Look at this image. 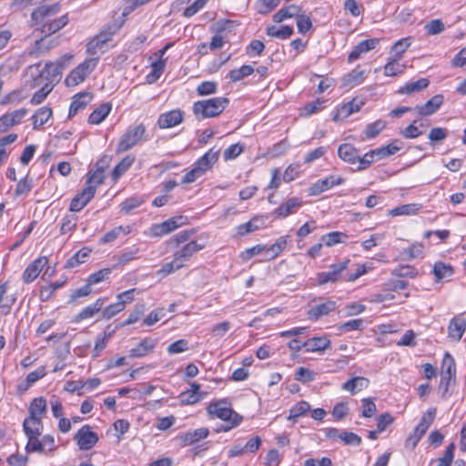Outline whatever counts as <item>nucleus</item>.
I'll list each match as a JSON object with an SVG mask.
<instances>
[{
	"instance_id": "nucleus-21",
	"label": "nucleus",
	"mask_w": 466,
	"mask_h": 466,
	"mask_svg": "<svg viewBox=\"0 0 466 466\" xmlns=\"http://www.w3.org/2000/svg\"><path fill=\"white\" fill-rule=\"evenodd\" d=\"M336 309V302L333 300H327L323 303L311 307L308 311V318L309 319H319V318L329 314Z\"/></svg>"
},
{
	"instance_id": "nucleus-27",
	"label": "nucleus",
	"mask_w": 466,
	"mask_h": 466,
	"mask_svg": "<svg viewBox=\"0 0 466 466\" xmlns=\"http://www.w3.org/2000/svg\"><path fill=\"white\" fill-rule=\"evenodd\" d=\"M306 351H323L330 347V340L326 337H314L304 342Z\"/></svg>"
},
{
	"instance_id": "nucleus-8",
	"label": "nucleus",
	"mask_w": 466,
	"mask_h": 466,
	"mask_svg": "<svg viewBox=\"0 0 466 466\" xmlns=\"http://www.w3.org/2000/svg\"><path fill=\"white\" fill-rule=\"evenodd\" d=\"M41 64L37 63L32 66H30L31 70L35 68L37 72H39L38 76L35 79V85H39L37 83L38 78H46L50 86H53V83L56 82L60 79L62 75L61 66H58L56 62H47L45 65V67L42 70H39Z\"/></svg>"
},
{
	"instance_id": "nucleus-48",
	"label": "nucleus",
	"mask_w": 466,
	"mask_h": 466,
	"mask_svg": "<svg viewBox=\"0 0 466 466\" xmlns=\"http://www.w3.org/2000/svg\"><path fill=\"white\" fill-rule=\"evenodd\" d=\"M6 293V285H0V310L3 314L6 315L10 312L11 307L14 305L15 299L5 297Z\"/></svg>"
},
{
	"instance_id": "nucleus-7",
	"label": "nucleus",
	"mask_w": 466,
	"mask_h": 466,
	"mask_svg": "<svg viewBox=\"0 0 466 466\" xmlns=\"http://www.w3.org/2000/svg\"><path fill=\"white\" fill-rule=\"evenodd\" d=\"M207 412L212 418H218L221 420H228L234 419L235 415H239L231 409L226 399L219 400L209 403L207 407Z\"/></svg>"
},
{
	"instance_id": "nucleus-43",
	"label": "nucleus",
	"mask_w": 466,
	"mask_h": 466,
	"mask_svg": "<svg viewBox=\"0 0 466 466\" xmlns=\"http://www.w3.org/2000/svg\"><path fill=\"white\" fill-rule=\"evenodd\" d=\"M293 27L289 25H283L281 28H277L275 25H270L267 28V35L272 37L280 39H288L293 35Z\"/></svg>"
},
{
	"instance_id": "nucleus-64",
	"label": "nucleus",
	"mask_w": 466,
	"mask_h": 466,
	"mask_svg": "<svg viewBox=\"0 0 466 466\" xmlns=\"http://www.w3.org/2000/svg\"><path fill=\"white\" fill-rule=\"evenodd\" d=\"M423 251V245L420 243H414L408 248L403 249L400 253L403 259H412L419 257Z\"/></svg>"
},
{
	"instance_id": "nucleus-36",
	"label": "nucleus",
	"mask_w": 466,
	"mask_h": 466,
	"mask_svg": "<svg viewBox=\"0 0 466 466\" xmlns=\"http://www.w3.org/2000/svg\"><path fill=\"white\" fill-rule=\"evenodd\" d=\"M135 162V157L132 155L126 156L113 169L112 179L116 181L123 174H125Z\"/></svg>"
},
{
	"instance_id": "nucleus-31",
	"label": "nucleus",
	"mask_w": 466,
	"mask_h": 466,
	"mask_svg": "<svg viewBox=\"0 0 466 466\" xmlns=\"http://www.w3.org/2000/svg\"><path fill=\"white\" fill-rule=\"evenodd\" d=\"M403 147V142L395 139L391 143L376 148L377 159H383L399 152Z\"/></svg>"
},
{
	"instance_id": "nucleus-23",
	"label": "nucleus",
	"mask_w": 466,
	"mask_h": 466,
	"mask_svg": "<svg viewBox=\"0 0 466 466\" xmlns=\"http://www.w3.org/2000/svg\"><path fill=\"white\" fill-rule=\"evenodd\" d=\"M156 340L151 338H145L138 345L129 351L130 358H142L149 354L156 347Z\"/></svg>"
},
{
	"instance_id": "nucleus-5",
	"label": "nucleus",
	"mask_w": 466,
	"mask_h": 466,
	"mask_svg": "<svg viewBox=\"0 0 466 466\" xmlns=\"http://www.w3.org/2000/svg\"><path fill=\"white\" fill-rule=\"evenodd\" d=\"M97 64V58L85 60L78 66L70 72L66 77L65 83L67 86H76L83 82L91 74Z\"/></svg>"
},
{
	"instance_id": "nucleus-15",
	"label": "nucleus",
	"mask_w": 466,
	"mask_h": 466,
	"mask_svg": "<svg viewBox=\"0 0 466 466\" xmlns=\"http://www.w3.org/2000/svg\"><path fill=\"white\" fill-rule=\"evenodd\" d=\"M48 259L46 257H39L32 261L25 269L23 273V280L25 283L29 284L33 282L40 274L44 267L47 264Z\"/></svg>"
},
{
	"instance_id": "nucleus-40",
	"label": "nucleus",
	"mask_w": 466,
	"mask_h": 466,
	"mask_svg": "<svg viewBox=\"0 0 466 466\" xmlns=\"http://www.w3.org/2000/svg\"><path fill=\"white\" fill-rule=\"evenodd\" d=\"M51 116L52 109L50 107H40L32 116L34 129L45 125Z\"/></svg>"
},
{
	"instance_id": "nucleus-55",
	"label": "nucleus",
	"mask_w": 466,
	"mask_h": 466,
	"mask_svg": "<svg viewBox=\"0 0 466 466\" xmlns=\"http://www.w3.org/2000/svg\"><path fill=\"white\" fill-rule=\"evenodd\" d=\"M288 236L279 238L274 244L267 248V253H270L269 258H275L286 248L288 242Z\"/></svg>"
},
{
	"instance_id": "nucleus-29",
	"label": "nucleus",
	"mask_w": 466,
	"mask_h": 466,
	"mask_svg": "<svg viewBox=\"0 0 466 466\" xmlns=\"http://www.w3.org/2000/svg\"><path fill=\"white\" fill-rule=\"evenodd\" d=\"M112 106L110 103L101 104L90 114L88 117V123L91 125H98L102 123L109 115Z\"/></svg>"
},
{
	"instance_id": "nucleus-38",
	"label": "nucleus",
	"mask_w": 466,
	"mask_h": 466,
	"mask_svg": "<svg viewBox=\"0 0 466 466\" xmlns=\"http://www.w3.org/2000/svg\"><path fill=\"white\" fill-rule=\"evenodd\" d=\"M436 415V408H430L426 413L422 415L420 418V420L419 424L414 428L416 431L420 433L421 435H424L429 429V427L431 425L435 419Z\"/></svg>"
},
{
	"instance_id": "nucleus-51",
	"label": "nucleus",
	"mask_w": 466,
	"mask_h": 466,
	"mask_svg": "<svg viewBox=\"0 0 466 466\" xmlns=\"http://www.w3.org/2000/svg\"><path fill=\"white\" fill-rule=\"evenodd\" d=\"M309 409L310 405L308 401H299L289 410L288 420H296L297 418L306 414Z\"/></svg>"
},
{
	"instance_id": "nucleus-16",
	"label": "nucleus",
	"mask_w": 466,
	"mask_h": 466,
	"mask_svg": "<svg viewBox=\"0 0 466 466\" xmlns=\"http://www.w3.org/2000/svg\"><path fill=\"white\" fill-rule=\"evenodd\" d=\"M302 206V199L298 197L289 198L273 211V215L279 218H286L297 212Z\"/></svg>"
},
{
	"instance_id": "nucleus-1",
	"label": "nucleus",
	"mask_w": 466,
	"mask_h": 466,
	"mask_svg": "<svg viewBox=\"0 0 466 466\" xmlns=\"http://www.w3.org/2000/svg\"><path fill=\"white\" fill-rule=\"evenodd\" d=\"M60 10L59 4L50 5H42L35 9L31 14V22L33 25L42 24L41 33L51 37V35L59 31L68 23L67 15H64L59 18L51 20Z\"/></svg>"
},
{
	"instance_id": "nucleus-45",
	"label": "nucleus",
	"mask_w": 466,
	"mask_h": 466,
	"mask_svg": "<svg viewBox=\"0 0 466 466\" xmlns=\"http://www.w3.org/2000/svg\"><path fill=\"white\" fill-rule=\"evenodd\" d=\"M106 44V41L96 35L87 43L86 51L89 55L96 56L105 51Z\"/></svg>"
},
{
	"instance_id": "nucleus-50",
	"label": "nucleus",
	"mask_w": 466,
	"mask_h": 466,
	"mask_svg": "<svg viewBox=\"0 0 466 466\" xmlns=\"http://www.w3.org/2000/svg\"><path fill=\"white\" fill-rule=\"evenodd\" d=\"M209 431L206 427L196 429L192 431H188L185 435V441L188 444H193L202 439L208 436Z\"/></svg>"
},
{
	"instance_id": "nucleus-41",
	"label": "nucleus",
	"mask_w": 466,
	"mask_h": 466,
	"mask_svg": "<svg viewBox=\"0 0 466 466\" xmlns=\"http://www.w3.org/2000/svg\"><path fill=\"white\" fill-rule=\"evenodd\" d=\"M46 412V400L42 397L34 399L29 407V416L42 419Z\"/></svg>"
},
{
	"instance_id": "nucleus-19",
	"label": "nucleus",
	"mask_w": 466,
	"mask_h": 466,
	"mask_svg": "<svg viewBox=\"0 0 466 466\" xmlns=\"http://www.w3.org/2000/svg\"><path fill=\"white\" fill-rule=\"evenodd\" d=\"M466 329V319L458 315L451 319L448 326V337L455 341H459Z\"/></svg>"
},
{
	"instance_id": "nucleus-9",
	"label": "nucleus",
	"mask_w": 466,
	"mask_h": 466,
	"mask_svg": "<svg viewBox=\"0 0 466 466\" xmlns=\"http://www.w3.org/2000/svg\"><path fill=\"white\" fill-rule=\"evenodd\" d=\"M187 223V218L183 216L173 217L168 218L167 220L160 223L155 224L150 228L151 235L153 237H162L167 235L177 228L185 225Z\"/></svg>"
},
{
	"instance_id": "nucleus-24",
	"label": "nucleus",
	"mask_w": 466,
	"mask_h": 466,
	"mask_svg": "<svg viewBox=\"0 0 466 466\" xmlns=\"http://www.w3.org/2000/svg\"><path fill=\"white\" fill-rule=\"evenodd\" d=\"M125 23V19L123 17H118L117 19H114L113 21L107 23L97 34L101 38H103L106 43L111 41L114 35H116L120 28L123 26Z\"/></svg>"
},
{
	"instance_id": "nucleus-54",
	"label": "nucleus",
	"mask_w": 466,
	"mask_h": 466,
	"mask_svg": "<svg viewBox=\"0 0 466 466\" xmlns=\"http://www.w3.org/2000/svg\"><path fill=\"white\" fill-rule=\"evenodd\" d=\"M152 71L147 76V81L152 83L158 79L166 67V59L158 58V60L151 64Z\"/></svg>"
},
{
	"instance_id": "nucleus-47",
	"label": "nucleus",
	"mask_w": 466,
	"mask_h": 466,
	"mask_svg": "<svg viewBox=\"0 0 466 466\" xmlns=\"http://www.w3.org/2000/svg\"><path fill=\"white\" fill-rule=\"evenodd\" d=\"M397 57L388 62L384 66V74L388 76H395L402 74L405 69V65L399 62Z\"/></svg>"
},
{
	"instance_id": "nucleus-44",
	"label": "nucleus",
	"mask_w": 466,
	"mask_h": 466,
	"mask_svg": "<svg viewBox=\"0 0 466 466\" xmlns=\"http://www.w3.org/2000/svg\"><path fill=\"white\" fill-rule=\"evenodd\" d=\"M433 274L438 281L451 278L453 274V268L451 265L443 262H436L433 267Z\"/></svg>"
},
{
	"instance_id": "nucleus-35",
	"label": "nucleus",
	"mask_w": 466,
	"mask_h": 466,
	"mask_svg": "<svg viewBox=\"0 0 466 466\" xmlns=\"http://www.w3.org/2000/svg\"><path fill=\"white\" fill-rule=\"evenodd\" d=\"M365 79V70H360L359 68L353 69L348 75H346L342 81L343 86L346 87H353L361 84Z\"/></svg>"
},
{
	"instance_id": "nucleus-60",
	"label": "nucleus",
	"mask_w": 466,
	"mask_h": 466,
	"mask_svg": "<svg viewBox=\"0 0 466 466\" xmlns=\"http://www.w3.org/2000/svg\"><path fill=\"white\" fill-rule=\"evenodd\" d=\"M375 157L377 158L376 149L370 150L363 157L359 156L357 170L360 171L368 168L374 162Z\"/></svg>"
},
{
	"instance_id": "nucleus-22",
	"label": "nucleus",
	"mask_w": 466,
	"mask_h": 466,
	"mask_svg": "<svg viewBox=\"0 0 466 466\" xmlns=\"http://www.w3.org/2000/svg\"><path fill=\"white\" fill-rule=\"evenodd\" d=\"M443 103L442 95H435L424 105L415 107V111L420 116H431L434 114Z\"/></svg>"
},
{
	"instance_id": "nucleus-57",
	"label": "nucleus",
	"mask_w": 466,
	"mask_h": 466,
	"mask_svg": "<svg viewBox=\"0 0 466 466\" xmlns=\"http://www.w3.org/2000/svg\"><path fill=\"white\" fill-rule=\"evenodd\" d=\"M419 210L417 204H406L389 211V215L391 217L401 216V215H413Z\"/></svg>"
},
{
	"instance_id": "nucleus-18",
	"label": "nucleus",
	"mask_w": 466,
	"mask_h": 466,
	"mask_svg": "<svg viewBox=\"0 0 466 466\" xmlns=\"http://www.w3.org/2000/svg\"><path fill=\"white\" fill-rule=\"evenodd\" d=\"M456 375V365L453 357L446 352L441 362V383L446 384V388L449 386L450 381Z\"/></svg>"
},
{
	"instance_id": "nucleus-20",
	"label": "nucleus",
	"mask_w": 466,
	"mask_h": 466,
	"mask_svg": "<svg viewBox=\"0 0 466 466\" xmlns=\"http://www.w3.org/2000/svg\"><path fill=\"white\" fill-rule=\"evenodd\" d=\"M379 38H370L360 42L348 56L349 62H353L360 57L361 55L376 48L379 45Z\"/></svg>"
},
{
	"instance_id": "nucleus-32",
	"label": "nucleus",
	"mask_w": 466,
	"mask_h": 466,
	"mask_svg": "<svg viewBox=\"0 0 466 466\" xmlns=\"http://www.w3.org/2000/svg\"><path fill=\"white\" fill-rule=\"evenodd\" d=\"M105 303L104 299H97L95 303L84 308L76 317V321L92 318L96 313L99 312Z\"/></svg>"
},
{
	"instance_id": "nucleus-61",
	"label": "nucleus",
	"mask_w": 466,
	"mask_h": 466,
	"mask_svg": "<svg viewBox=\"0 0 466 466\" xmlns=\"http://www.w3.org/2000/svg\"><path fill=\"white\" fill-rule=\"evenodd\" d=\"M225 29L224 24L218 23L216 28V34L213 35L211 42L209 44V48L211 50L220 49L224 45V37L221 35V32Z\"/></svg>"
},
{
	"instance_id": "nucleus-25",
	"label": "nucleus",
	"mask_w": 466,
	"mask_h": 466,
	"mask_svg": "<svg viewBox=\"0 0 466 466\" xmlns=\"http://www.w3.org/2000/svg\"><path fill=\"white\" fill-rule=\"evenodd\" d=\"M92 96L88 92H83L76 95L69 107V118L75 116L79 110L85 108L91 101Z\"/></svg>"
},
{
	"instance_id": "nucleus-53",
	"label": "nucleus",
	"mask_w": 466,
	"mask_h": 466,
	"mask_svg": "<svg viewBox=\"0 0 466 466\" xmlns=\"http://www.w3.org/2000/svg\"><path fill=\"white\" fill-rule=\"evenodd\" d=\"M184 266V263L179 262L178 259H176V257H174L172 261L166 263L160 269L157 271V275L164 278L175 272L176 270L182 268Z\"/></svg>"
},
{
	"instance_id": "nucleus-34",
	"label": "nucleus",
	"mask_w": 466,
	"mask_h": 466,
	"mask_svg": "<svg viewBox=\"0 0 466 466\" xmlns=\"http://www.w3.org/2000/svg\"><path fill=\"white\" fill-rule=\"evenodd\" d=\"M131 232L130 226H118L114 228L112 230L104 234V236L100 238L99 242L101 244H108L114 242L120 235H128Z\"/></svg>"
},
{
	"instance_id": "nucleus-62",
	"label": "nucleus",
	"mask_w": 466,
	"mask_h": 466,
	"mask_svg": "<svg viewBox=\"0 0 466 466\" xmlns=\"http://www.w3.org/2000/svg\"><path fill=\"white\" fill-rule=\"evenodd\" d=\"M362 410L361 416L364 418H371L377 413V407L372 398H365L361 400Z\"/></svg>"
},
{
	"instance_id": "nucleus-13",
	"label": "nucleus",
	"mask_w": 466,
	"mask_h": 466,
	"mask_svg": "<svg viewBox=\"0 0 466 466\" xmlns=\"http://www.w3.org/2000/svg\"><path fill=\"white\" fill-rule=\"evenodd\" d=\"M350 263V259H345L341 262L332 264L330 270L328 272H321L318 274V282L319 285H324L329 282H336L339 280L340 273L343 272Z\"/></svg>"
},
{
	"instance_id": "nucleus-12",
	"label": "nucleus",
	"mask_w": 466,
	"mask_h": 466,
	"mask_svg": "<svg viewBox=\"0 0 466 466\" xmlns=\"http://www.w3.org/2000/svg\"><path fill=\"white\" fill-rule=\"evenodd\" d=\"M184 119V112L180 109H174L159 115L157 126L161 129L171 128L181 124Z\"/></svg>"
},
{
	"instance_id": "nucleus-28",
	"label": "nucleus",
	"mask_w": 466,
	"mask_h": 466,
	"mask_svg": "<svg viewBox=\"0 0 466 466\" xmlns=\"http://www.w3.org/2000/svg\"><path fill=\"white\" fill-rule=\"evenodd\" d=\"M23 428L26 437L41 435L43 423L41 419L29 416L24 420Z\"/></svg>"
},
{
	"instance_id": "nucleus-2",
	"label": "nucleus",
	"mask_w": 466,
	"mask_h": 466,
	"mask_svg": "<svg viewBox=\"0 0 466 466\" xmlns=\"http://www.w3.org/2000/svg\"><path fill=\"white\" fill-rule=\"evenodd\" d=\"M228 104V97L218 96L195 102L192 111L198 120H203L219 116Z\"/></svg>"
},
{
	"instance_id": "nucleus-42",
	"label": "nucleus",
	"mask_w": 466,
	"mask_h": 466,
	"mask_svg": "<svg viewBox=\"0 0 466 466\" xmlns=\"http://www.w3.org/2000/svg\"><path fill=\"white\" fill-rule=\"evenodd\" d=\"M360 109V106L356 104L354 100L344 104L334 115L333 120L338 121L346 118Z\"/></svg>"
},
{
	"instance_id": "nucleus-6",
	"label": "nucleus",
	"mask_w": 466,
	"mask_h": 466,
	"mask_svg": "<svg viewBox=\"0 0 466 466\" xmlns=\"http://www.w3.org/2000/svg\"><path fill=\"white\" fill-rule=\"evenodd\" d=\"M58 45L57 37H49L44 35L40 39L35 40L34 45L27 47L25 54L32 58H37Z\"/></svg>"
},
{
	"instance_id": "nucleus-39",
	"label": "nucleus",
	"mask_w": 466,
	"mask_h": 466,
	"mask_svg": "<svg viewBox=\"0 0 466 466\" xmlns=\"http://www.w3.org/2000/svg\"><path fill=\"white\" fill-rule=\"evenodd\" d=\"M455 444L451 443L447 446L443 457L431 461L430 466H451L454 458Z\"/></svg>"
},
{
	"instance_id": "nucleus-49",
	"label": "nucleus",
	"mask_w": 466,
	"mask_h": 466,
	"mask_svg": "<svg viewBox=\"0 0 466 466\" xmlns=\"http://www.w3.org/2000/svg\"><path fill=\"white\" fill-rule=\"evenodd\" d=\"M345 238H347L346 234L339 231H334L322 236L320 240L327 247H332L336 244L344 242Z\"/></svg>"
},
{
	"instance_id": "nucleus-63",
	"label": "nucleus",
	"mask_w": 466,
	"mask_h": 466,
	"mask_svg": "<svg viewBox=\"0 0 466 466\" xmlns=\"http://www.w3.org/2000/svg\"><path fill=\"white\" fill-rule=\"evenodd\" d=\"M65 281H56L52 284H49L47 286L42 287L40 290V299L42 301H47L54 292L60 289L64 285Z\"/></svg>"
},
{
	"instance_id": "nucleus-46",
	"label": "nucleus",
	"mask_w": 466,
	"mask_h": 466,
	"mask_svg": "<svg viewBox=\"0 0 466 466\" xmlns=\"http://www.w3.org/2000/svg\"><path fill=\"white\" fill-rule=\"evenodd\" d=\"M253 72V66L249 65H244L240 68L230 70L228 73V77L232 82H238L250 76Z\"/></svg>"
},
{
	"instance_id": "nucleus-52",
	"label": "nucleus",
	"mask_w": 466,
	"mask_h": 466,
	"mask_svg": "<svg viewBox=\"0 0 466 466\" xmlns=\"http://www.w3.org/2000/svg\"><path fill=\"white\" fill-rule=\"evenodd\" d=\"M365 321L362 319H355L346 321L338 327L340 332H350L352 330H363L365 329Z\"/></svg>"
},
{
	"instance_id": "nucleus-3",
	"label": "nucleus",
	"mask_w": 466,
	"mask_h": 466,
	"mask_svg": "<svg viewBox=\"0 0 466 466\" xmlns=\"http://www.w3.org/2000/svg\"><path fill=\"white\" fill-rule=\"evenodd\" d=\"M219 154L220 149H215V147L210 148L195 162L193 168L185 174L182 178V183H193L202 177L208 170L211 169L213 165L218 160Z\"/></svg>"
},
{
	"instance_id": "nucleus-30",
	"label": "nucleus",
	"mask_w": 466,
	"mask_h": 466,
	"mask_svg": "<svg viewBox=\"0 0 466 466\" xmlns=\"http://www.w3.org/2000/svg\"><path fill=\"white\" fill-rule=\"evenodd\" d=\"M339 157L345 162L355 164L359 158V150L350 144H342L338 149Z\"/></svg>"
},
{
	"instance_id": "nucleus-56",
	"label": "nucleus",
	"mask_w": 466,
	"mask_h": 466,
	"mask_svg": "<svg viewBox=\"0 0 466 466\" xmlns=\"http://www.w3.org/2000/svg\"><path fill=\"white\" fill-rule=\"evenodd\" d=\"M280 3V0H258L256 10L260 15H267L275 9Z\"/></svg>"
},
{
	"instance_id": "nucleus-17",
	"label": "nucleus",
	"mask_w": 466,
	"mask_h": 466,
	"mask_svg": "<svg viewBox=\"0 0 466 466\" xmlns=\"http://www.w3.org/2000/svg\"><path fill=\"white\" fill-rule=\"evenodd\" d=\"M266 219H267V216H264V215L255 216L247 223L238 225L236 228L237 234L239 237H243L247 234H249L256 230H258L259 228H262L265 227Z\"/></svg>"
},
{
	"instance_id": "nucleus-14",
	"label": "nucleus",
	"mask_w": 466,
	"mask_h": 466,
	"mask_svg": "<svg viewBox=\"0 0 466 466\" xmlns=\"http://www.w3.org/2000/svg\"><path fill=\"white\" fill-rule=\"evenodd\" d=\"M95 194V186H86V187L72 199L69 210L72 212L80 211L94 198Z\"/></svg>"
},
{
	"instance_id": "nucleus-37",
	"label": "nucleus",
	"mask_w": 466,
	"mask_h": 466,
	"mask_svg": "<svg viewBox=\"0 0 466 466\" xmlns=\"http://www.w3.org/2000/svg\"><path fill=\"white\" fill-rule=\"evenodd\" d=\"M430 81L428 78H420L415 82H408L399 90L400 94H411L420 92L428 87Z\"/></svg>"
},
{
	"instance_id": "nucleus-59",
	"label": "nucleus",
	"mask_w": 466,
	"mask_h": 466,
	"mask_svg": "<svg viewBox=\"0 0 466 466\" xmlns=\"http://www.w3.org/2000/svg\"><path fill=\"white\" fill-rule=\"evenodd\" d=\"M385 127L386 122L383 120H377L369 124L364 131L366 137L374 138L385 128Z\"/></svg>"
},
{
	"instance_id": "nucleus-33",
	"label": "nucleus",
	"mask_w": 466,
	"mask_h": 466,
	"mask_svg": "<svg viewBox=\"0 0 466 466\" xmlns=\"http://www.w3.org/2000/svg\"><path fill=\"white\" fill-rule=\"evenodd\" d=\"M300 12V7L296 5H290L287 7L279 9L272 16L275 23H281L283 20L291 17H297Z\"/></svg>"
},
{
	"instance_id": "nucleus-10",
	"label": "nucleus",
	"mask_w": 466,
	"mask_h": 466,
	"mask_svg": "<svg viewBox=\"0 0 466 466\" xmlns=\"http://www.w3.org/2000/svg\"><path fill=\"white\" fill-rule=\"evenodd\" d=\"M74 440L76 441L81 451L92 449L98 441V436L91 431L89 425H84L76 433Z\"/></svg>"
},
{
	"instance_id": "nucleus-4",
	"label": "nucleus",
	"mask_w": 466,
	"mask_h": 466,
	"mask_svg": "<svg viewBox=\"0 0 466 466\" xmlns=\"http://www.w3.org/2000/svg\"><path fill=\"white\" fill-rule=\"evenodd\" d=\"M145 132L146 127L143 124L129 127L121 137L117 144L116 152H125L135 147L142 139Z\"/></svg>"
},
{
	"instance_id": "nucleus-11",
	"label": "nucleus",
	"mask_w": 466,
	"mask_h": 466,
	"mask_svg": "<svg viewBox=\"0 0 466 466\" xmlns=\"http://www.w3.org/2000/svg\"><path fill=\"white\" fill-rule=\"evenodd\" d=\"M206 247V241L198 238L196 240H191L183 245L178 250L174 253L176 259L179 262L184 263L190 259V258L198 251L203 249Z\"/></svg>"
},
{
	"instance_id": "nucleus-58",
	"label": "nucleus",
	"mask_w": 466,
	"mask_h": 466,
	"mask_svg": "<svg viewBox=\"0 0 466 466\" xmlns=\"http://www.w3.org/2000/svg\"><path fill=\"white\" fill-rule=\"evenodd\" d=\"M392 274L399 278L413 279L418 275V270L410 265H401L393 269Z\"/></svg>"
},
{
	"instance_id": "nucleus-26",
	"label": "nucleus",
	"mask_w": 466,
	"mask_h": 466,
	"mask_svg": "<svg viewBox=\"0 0 466 466\" xmlns=\"http://www.w3.org/2000/svg\"><path fill=\"white\" fill-rule=\"evenodd\" d=\"M370 380L367 378L354 377L343 383L341 388L354 395L358 391L368 388Z\"/></svg>"
}]
</instances>
